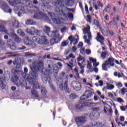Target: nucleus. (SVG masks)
Returning a JSON list of instances; mask_svg holds the SVG:
<instances>
[{"mask_svg": "<svg viewBox=\"0 0 127 127\" xmlns=\"http://www.w3.org/2000/svg\"><path fill=\"white\" fill-rule=\"evenodd\" d=\"M30 68L32 71V73L30 74V76L26 75L27 79L30 85L33 86V89H39V85L37 82V77L38 74L36 72L42 70V72L44 74V75L42 77L43 83H46L48 82L50 83V77L48 76V75L52 74V68L50 65H49L48 68L46 69L43 68V63L42 62L37 63L34 62L33 64L30 65Z\"/></svg>", "mask_w": 127, "mask_h": 127, "instance_id": "f257e3e1", "label": "nucleus"}, {"mask_svg": "<svg viewBox=\"0 0 127 127\" xmlns=\"http://www.w3.org/2000/svg\"><path fill=\"white\" fill-rule=\"evenodd\" d=\"M37 10L35 12V14L33 16L34 18L36 19H43L44 20H47V21H51V19L55 24H60L62 23L61 20V17L62 19L66 18L68 15V10L69 9L65 8V11H60L59 8H57L55 9L57 12H58V15L55 16L54 13H50L47 11H44L43 12H40L37 7L36 8Z\"/></svg>", "mask_w": 127, "mask_h": 127, "instance_id": "f03ea898", "label": "nucleus"}, {"mask_svg": "<svg viewBox=\"0 0 127 127\" xmlns=\"http://www.w3.org/2000/svg\"><path fill=\"white\" fill-rule=\"evenodd\" d=\"M9 3L14 6V11L15 13H18V16H21V13H25V9L23 7H17L15 6L17 4H19L20 3V0H15L13 2H9Z\"/></svg>", "mask_w": 127, "mask_h": 127, "instance_id": "7ed1b4c3", "label": "nucleus"}, {"mask_svg": "<svg viewBox=\"0 0 127 127\" xmlns=\"http://www.w3.org/2000/svg\"><path fill=\"white\" fill-rule=\"evenodd\" d=\"M83 33L85 35L83 36V39L85 40V43L91 45V41L92 40V34L90 31V26L87 25L86 28L83 29Z\"/></svg>", "mask_w": 127, "mask_h": 127, "instance_id": "20e7f679", "label": "nucleus"}, {"mask_svg": "<svg viewBox=\"0 0 127 127\" xmlns=\"http://www.w3.org/2000/svg\"><path fill=\"white\" fill-rule=\"evenodd\" d=\"M0 31L4 32L5 34H8L11 36L12 38L16 41V42H20V41H21V39L18 38V36H17V35L14 33V31H13V30H11V32L8 31V32H7V30L5 29V27L4 26H1L0 27Z\"/></svg>", "mask_w": 127, "mask_h": 127, "instance_id": "39448f33", "label": "nucleus"}, {"mask_svg": "<svg viewBox=\"0 0 127 127\" xmlns=\"http://www.w3.org/2000/svg\"><path fill=\"white\" fill-rule=\"evenodd\" d=\"M33 41L38 43L39 44H47L49 43V41H48V39L45 36H42L40 37L38 36H34L32 38Z\"/></svg>", "mask_w": 127, "mask_h": 127, "instance_id": "423d86ee", "label": "nucleus"}, {"mask_svg": "<svg viewBox=\"0 0 127 127\" xmlns=\"http://www.w3.org/2000/svg\"><path fill=\"white\" fill-rule=\"evenodd\" d=\"M57 83L59 85L61 91H63V90H64L65 91H68V81H65L64 82V86H63V80L61 78H58L57 79Z\"/></svg>", "mask_w": 127, "mask_h": 127, "instance_id": "0eeeda50", "label": "nucleus"}, {"mask_svg": "<svg viewBox=\"0 0 127 127\" xmlns=\"http://www.w3.org/2000/svg\"><path fill=\"white\" fill-rule=\"evenodd\" d=\"M43 31H44L46 34L48 35V36H51L52 37H54V36H56V34H58V31L55 32H51L50 28L47 26H45L43 27Z\"/></svg>", "mask_w": 127, "mask_h": 127, "instance_id": "6e6552de", "label": "nucleus"}, {"mask_svg": "<svg viewBox=\"0 0 127 127\" xmlns=\"http://www.w3.org/2000/svg\"><path fill=\"white\" fill-rule=\"evenodd\" d=\"M71 87L73 88L74 90L76 91L77 92H79V91H81L82 89V85L79 82L77 81H73L71 82Z\"/></svg>", "mask_w": 127, "mask_h": 127, "instance_id": "1a4fd4ad", "label": "nucleus"}, {"mask_svg": "<svg viewBox=\"0 0 127 127\" xmlns=\"http://www.w3.org/2000/svg\"><path fill=\"white\" fill-rule=\"evenodd\" d=\"M71 0H57L56 4L58 5V7H59V6H62L64 4L68 6L69 5V3H70V1Z\"/></svg>", "mask_w": 127, "mask_h": 127, "instance_id": "9d476101", "label": "nucleus"}, {"mask_svg": "<svg viewBox=\"0 0 127 127\" xmlns=\"http://www.w3.org/2000/svg\"><path fill=\"white\" fill-rule=\"evenodd\" d=\"M75 122L78 127L82 126L83 124H85L87 122V119L84 117H77L75 119Z\"/></svg>", "mask_w": 127, "mask_h": 127, "instance_id": "9b49d317", "label": "nucleus"}, {"mask_svg": "<svg viewBox=\"0 0 127 127\" xmlns=\"http://www.w3.org/2000/svg\"><path fill=\"white\" fill-rule=\"evenodd\" d=\"M26 31L27 33H29V34H31V35H33L34 33H36V34H38V33H40V32H42L41 31H38V30L35 29V28L34 27L28 28L26 30Z\"/></svg>", "mask_w": 127, "mask_h": 127, "instance_id": "f8f14e48", "label": "nucleus"}, {"mask_svg": "<svg viewBox=\"0 0 127 127\" xmlns=\"http://www.w3.org/2000/svg\"><path fill=\"white\" fill-rule=\"evenodd\" d=\"M91 95L92 91H91L90 90H87L85 92L84 94L80 97V100L81 101H84V100H85L88 98H90Z\"/></svg>", "mask_w": 127, "mask_h": 127, "instance_id": "ddd939ff", "label": "nucleus"}, {"mask_svg": "<svg viewBox=\"0 0 127 127\" xmlns=\"http://www.w3.org/2000/svg\"><path fill=\"white\" fill-rule=\"evenodd\" d=\"M68 39L70 41V43H73L74 45H76L78 43V39L73 37L72 36H70L68 37Z\"/></svg>", "mask_w": 127, "mask_h": 127, "instance_id": "4468645a", "label": "nucleus"}, {"mask_svg": "<svg viewBox=\"0 0 127 127\" xmlns=\"http://www.w3.org/2000/svg\"><path fill=\"white\" fill-rule=\"evenodd\" d=\"M1 8L3 9L5 12H8L9 13H11V9L9 8L6 3H4L1 7Z\"/></svg>", "mask_w": 127, "mask_h": 127, "instance_id": "2eb2a0df", "label": "nucleus"}, {"mask_svg": "<svg viewBox=\"0 0 127 127\" xmlns=\"http://www.w3.org/2000/svg\"><path fill=\"white\" fill-rule=\"evenodd\" d=\"M96 39L99 41V42H100L102 45H104V43H103V41L105 40V38H104L103 36L101 35L100 33H97V37L96 38Z\"/></svg>", "mask_w": 127, "mask_h": 127, "instance_id": "dca6fc26", "label": "nucleus"}, {"mask_svg": "<svg viewBox=\"0 0 127 127\" xmlns=\"http://www.w3.org/2000/svg\"><path fill=\"white\" fill-rule=\"evenodd\" d=\"M89 60L90 62H92V63H93L94 67H97L100 65V63L99 62L97 63V60L93 58H89Z\"/></svg>", "mask_w": 127, "mask_h": 127, "instance_id": "f3484780", "label": "nucleus"}, {"mask_svg": "<svg viewBox=\"0 0 127 127\" xmlns=\"http://www.w3.org/2000/svg\"><path fill=\"white\" fill-rule=\"evenodd\" d=\"M99 103L85 102L84 105L86 107H96L97 105H99Z\"/></svg>", "mask_w": 127, "mask_h": 127, "instance_id": "a211bd4d", "label": "nucleus"}, {"mask_svg": "<svg viewBox=\"0 0 127 127\" xmlns=\"http://www.w3.org/2000/svg\"><path fill=\"white\" fill-rule=\"evenodd\" d=\"M54 37H56V38L52 39L50 41L51 44L52 45H53V44H55L56 43H57V41H56L58 38V34H56V36Z\"/></svg>", "mask_w": 127, "mask_h": 127, "instance_id": "6ab92c4d", "label": "nucleus"}, {"mask_svg": "<svg viewBox=\"0 0 127 127\" xmlns=\"http://www.w3.org/2000/svg\"><path fill=\"white\" fill-rule=\"evenodd\" d=\"M115 59H114L113 58H109L107 64L108 65H110L112 67L114 66L115 65V64H114V61Z\"/></svg>", "mask_w": 127, "mask_h": 127, "instance_id": "aec40b11", "label": "nucleus"}, {"mask_svg": "<svg viewBox=\"0 0 127 127\" xmlns=\"http://www.w3.org/2000/svg\"><path fill=\"white\" fill-rule=\"evenodd\" d=\"M53 67H54L53 73H54V75H57L58 74V72H59L58 66H57V64H54Z\"/></svg>", "mask_w": 127, "mask_h": 127, "instance_id": "412c9836", "label": "nucleus"}, {"mask_svg": "<svg viewBox=\"0 0 127 127\" xmlns=\"http://www.w3.org/2000/svg\"><path fill=\"white\" fill-rule=\"evenodd\" d=\"M107 87H106V89L107 90H114V89H115V85H113V84H111L109 83H107Z\"/></svg>", "mask_w": 127, "mask_h": 127, "instance_id": "4be33fe9", "label": "nucleus"}, {"mask_svg": "<svg viewBox=\"0 0 127 127\" xmlns=\"http://www.w3.org/2000/svg\"><path fill=\"white\" fill-rule=\"evenodd\" d=\"M30 42H31L30 39H29L28 37L26 36L24 40V44H25L26 45H29V44H30Z\"/></svg>", "mask_w": 127, "mask_h": 127, "instance_id": "5701e85b", "label": "nucleus"}, {"mask_svg": "<svg viewBox=\"0 0 127 127\" xmlns=\"http://www.w3.org/2000/svg\"><path fill=\"white\" fill-rule=\"evenodd\" d=\"M71 62H69L68 63H67L66 64L67 65V67H69V69L70 70H72V68L74 67V65H73V59H71Z\"/></svg>", "mask_w": 127, "mask_h": 127, "instance_id": "b1692460", "label": "nucleus"}, {"mask_svg": "<svg viewBox=\"0 0 127 127\" xmlns=\"http://www.w3.org/2000/svg\"><path fill=\"white\" fill-rule=\"evenodd\" d=\"M26 24H27L28 25H33L34 23H33V20L29 19L26 21Z\"/></svg>", "mask_w": 127, "mask_h": 127, "instance_id": "393cba45", "label": "nucleus"}, {"mask_svg": "<svg viewBox=\"0 0 127 127\" xmlns=\"http://www.w3.org/2000/svg\"><path fill=\"white\" fill-rule=\"evenodd\" d=\"M9 47L12 50H15V49H16V46H15V43H12L11 45H9Z\"/></svg>", "mask_w": 127, "mask_h": 127, "instance_id": "a878e982", "label": "nucleus"}, {"mask_svg": "<svg viewBox=\"0 0 127 127\" xmlns=\"http://www.w3.org/2000/svg\"><path fill=\"white\" fill-rule=\"evenodd\" d=\"M17 33L19 35H20V36H24V35H25L24 32H23V31H22L21 30H17Z\"/></svg>", "mask_w": 127, "mask_h": 127, "instance_id": "bb28decb", "label": "nucleus"}, {"mask_svg": "<svg viewBox=\"0 0 127 127\" xmlns=\"http://www.w3.org/2000/svg\"><path fill=\"white\" fill-rule=\"evenodd\" d=\"M108 61H106L105 63L103 64H102V69L103 70H107V66H108Z\"/></svg>", "mask_w": 127, "mask_h": 127, "instance_id": "cd10ccee", "label": "nucleus"}, {"mask_svg": "<svg viewBox=\"0 0 127 127\" xmlns=\"http://www.w3.org/2000/svg\"><path fill=\"white\" fill-rule=\"evenodd\" d=\"M121 93L122 95L125 96V94L127 93V89L126 88H123L121 90Z\"/></svg>", "mask_w": 127, "mask_h": 127, "instance_id": "c85d7f7f", "label": "nucleus"}, {"mask_svg": "<svg viewBox=\"0 0 127 127\" xmlns=\"http://www.w3.org/2000/svg\"><path fill=\"white\" fill-rule=\"evenodd\" d=\"M107 54H108V52H104L101 53V56L103 59H105L106 58V56H107Z\"/></svg>", "mask_w": 127, "mask_h": 127, "instance_id": "c756f323", "label": "nucleus"}, {"mask_svg": "<svg viewBox=\"0 0 127 127\" xmlns=\"http://www.w3.org/2000/svg\"><path fill=\"white\" fill-rule=\"evenodd\" d=\"M69 43V41H64L62 43V46H66Z\"/></svg>", "mask_w": 127, "mask_h": 127, "instance_id": "7c9ffc66", "label": "nucleus"}, {"mask_svg": "<svg viewBox=\"0 0 127 127\" xmlns=\"http://www.w3.org/2000/svg\"><path fill=\"white\" fill-rule=\"evenodd\" d=\"M70 58H75V56L74 55V54H70L68 55V57H66V59L68 60H69Z\"/></svg>", "mask_w": 127, "mask_h": 127, "instance_id": "2f4dec72", "label": "nucleus"}, {"mask_svg": "<svg viewBox=\"0 0 127 127\" xmlns=\"http://www.w3.org/2000/svg\"><path fill=\"white\" fill-rule=\"evenodd\" d=\"M32 95L33 96H34V97H38V94H37V92L34 90H32Z\"/></svg>", "mask_w": 127, "mask_h": 127, "instance_id": "473e14b6", "label": "nucleus"}, {"mask_svg": "<svg viewBox=\"0 0 127 127\" xmlns=\"http://www.w3.org/2000/svg\"><path fill=\"white\" fill-rule=\"evenodd\" d=\"M46 89L44 87L42 88L41 89V93L43 95H46L47 93Z\"/></svg>", "mask_w": 127, "mask_h": 127, "instance_id": "72a5a7b5", "label": "nucleus"}, {"mask_svg": "<svg viewBox=\"0 0 127 127\" xmlns=\"http://www.w3.org/2000/svg\"><path fill=\"white\" fill-rule=\"evenodd\" d=\"M94 23L97 26V27H100V25L99 24V22H98V20L95 19L94 21Z\"/></svg>", "mask_w": 127, "mask_h": 127, "instance_id": "f704fd0d", "label": "nucleus"}, {"mask_svg": "<svg viewBox=\"0 0 127 127\" xmlns=\"http://www.w3.org/2000/svg\"><path fill=\"white\" fill-rule=\"evenodd\" d=\"M87 68L89 69H90L91 68H92V64L91 63V62H88V64L87 65Z\"/></svg>", "mask_w": 127, "mask_h": 127, "instance_id": "c9c22d12", "label": "nucleus"}, {"mask_svg": "<svg viewBox=\"0 0 127 127\" xmlns=\"http://www.w3.org/2000/svg\"><path fill=\"white\" fill-rule=\"evenodd\" d=\"M120 109L123 112H125L127 110V105L125 106H121Z\"/></svg>", "mask_w": 127, "mask_h": 127, "instance_id": "e433bc0d", "label": "nucleus"}, {"mask_svg": "<svg viewBox=\"0 0 127 127\" xmlns=\"http://www.w3.org/2000/svg\"><path fill=\"white\" fill-rule=\"evenodd\" d=\"M86 51H85V48H81L80 49V53H81L82 54H85V52Z\"/></svg>", "mask_w": 127, "mask_h": 127, "instance_id": "4c0bfd02", "label": "nucleus"}, {"mask_svg": "<svg viewBox=\"0 0 127 127\" xmlns=\"http://www.w3.org/2000/svg\"><path fill=\"white\" fill-rule=\"evenodd\" d=\"M86 20L87 22H91V16L90 15L87 16Z\"/></svg>", "mask_w": 127, "mask_h": 127, "instance_id": "58836bf2", "label": "nucleus"}, {"mask_svg": "<svg viewBox=\"0 0 127 127\" xmlns=\"http://www.w3.org/2000/svg\"><path fill=\"white\" fill-rule=\"evenodd\" d=\"M98 71H99V69H98V68H97L96 67H94V68H93V70H92L90 71V72H93V71H94V72H95V73H98Z\"/></svg>", "mask_w": 127, "mask_h": 127, "instance_id": "ea45409f", "label": "nucleus"}, {"mask_svg": "<svg viewBox=\"0 0 127 127\" xmlns=\"http://www.w3.org/2000/svg\"><path fill=\"white\" fill-rule=\"evenodd\" d=\"M108 95L109 98H111V99H113L114 98V94L111 92H108Z\"/></svg>", "mask_w": 127, "mask_h": 127, "instance_id": "a19ab883", "label": "nucleus"}, {"mask_svg": "<svg viewBox=\"0 0 127 127\" xmlns=\"http://www.w3.org/2000/svg\"><path fill=\"white\" fill-rule=\"evenodd\" d=\"M67 30V28L66 27H64L63 28L61 29V32L63 33V32H65Z\"/></svg>", "mask_w": 127, "mask_h": 127, "instance_id": "79ce46f5", "label": "nucleus"}, {"mask_svg": "<svg viewBox=\"0 0 127 127\" xmlns=\"http://www.w3.org/2000/svg\"><path fill=\"white\" fill-rule=\"evenodd\" d=\"M117 102H119V103H124V101L121 98H117Z\"/></svg>", "mask_w": 127, "mask_h": 127, "instance_id": "37998d69", "label": "nucleus"}, {"mask_svg": "<svg viewBox=\"0 0 127 127\" xmlns=\"http://www.w3.org/2000/svg\"><path fill=\"white\" fill-rule=\"evenodd\" d=\"M76 59L78 62L82 61V60H83V57L79 55V57Z\"/></svg>", "mask_w": 127, "mask_h": 127, "instance_id": "c03bdc74", "label": "nucleus"}, {"mask_svg": "<svg viewBox=\"0 0 127 127\" xmlns=\"http://www.w3.org/2000/svg\"><path fill=\"white\" fill-rule=\"evenodd\" d=\"M85 53L86 54H87V55H90V54H91V50H89V49H87L85 50Z\"/></svg>", "mask_w": 127, "mask_h": 127, "instance_id": "a18cd8bd", "label": "nucleus"}, {"mask_svg": "<svg viewBox=\"0 0 127 127\" xmlns=\"http://www.w3.org/2000/svg\"><path fill=\"white\" fill-rule=\"evenodd\" d=\"M119 120L120 121V122H124L125 121V117L124 116H120V118H119Z\"/></svg>", "mask_w": 127, "mask_h": 127, "instance_id": "49530a36", "label": "nucleus"}, {"mask_svg": "<svg viewBox=\"0 0 127 127\" xmlns=\"http://www.w3.org/2000/svg\"><path fill=\"white\" fill-rule=\"evenodd\" d=\"M80 69H81L80 73L81 74H83L85 72L84 66H81Z\"/></svg>", "mask_w": 127, "mask_h": 127, "instance_id": "de8ad7c7", "label": "nucleus"}, {"mask_svg": "<svg viewBox=\"0 0 127 127\" xmlns=\"http://www.w3.org/2000/svg\"><path fill=\"white\" fill-rule=\"evenodd\" d=\"M70 97L72 98V99H76V98H77V96L75 94H70Z\"/></svg>", "mask_w": 127, "mask_h": 127, "instance_id": "09e8293b", "label": "nucleus"}, {"mask_svg": "<svg viewBox=\"0 0 127 127\" xmlns=\"http://www.w3.org/2000/svg\"><path fill=\"white\" fill-rule=\"evenodd\" d=\"M26 55H27V56H29V57H32L34 56L35 55L33 54H30L29 53H27Z\"/></svg>", "mask_w": 127, "mask_h": 127, "instance_id": "8fccbe9b", "label": "nucleus"}, {"mask_svg": "<svg viewBox=\"0 0 127 127\" xmlns=\"http://www.w3.org/2000/svg\"><path fill=\"white\" fill-rule=\"evenodd\" d=\"M26 47L25 46H23L20 48H18V50H24V49H26Z\"/></svg>", "mask_w": 127, "mask_h": 127, "instance_id": "3c124183", "label": "nucleus"}, {"mask_svg": "<svg viewBox=\"0 0 127 127\" xmlns=\"http://www.w3.org/2000/svg\"><path fill=\"white\" fill-rule=\"evenodd\" d=\"M93 117H94V118H97V116H99V114L98 113H97L96 114H92L90 115V117H93Z\"/></svg>", "mask_w": 127, "mask_h": 127, "instance_id": "603ef678", "label": "nucleus"}, {"mask_svg": "<svg viewBox=\"0 0 127 127\" xmlns=\"http://www.w3.org/2000/svg\"><path fill=\"white\" fill-rule=\"evenodd\" d=\"M117 87H123V84L121 82L116 83Z\"/></svg>", "mask_w": 127, "mask_h": 127, "instance_id": "864d4df0", "label": "nucleus"}, {"mask_svg": "<svg viewBox=\"0 0 127 127\" xmlns=\"http://www.w3.org/2000/svg\"><path fill=\"white\" fill-rule=\"evenodd\" d=\"M83 47V43L82 42H79L78 45V48H81Z\"/></svg>", "mask_w": 127, "mask_h": 127, "instance_id": "5fc2aeb1", "label": "nucleus"}, {"mask_svg": "<svg viewBox=\"0 0 127 127\" xmlns=\"http://www.w3.org/2000/svg\"><path fill=\"white\" fill-rule=\"evenodd\" d=\"M85 10L87 13H89V9L88 8V6L87 5H85Z\"/></svg>", "mask_w": 127, "mask_h": 127, "instance_id": "6e6d98bb", "label": "nucleus"}, {"mask_svg": "<svg viewBox=\"0 0 127 127\" xmlns=\"http://www.w3.org/2000/svg\"><path fill=\"white\" fill-rule=\"evenodd\" d=\"M101 126H102V125H101V123H97L96 124V125H93V127L94 126V127H101Z\"/></svg>", "mask_w": 127, "mask_h": 127, "instance_id": "4d7b16f0", "label": "nucleus"}, {"mask_svg": "<svg viewBox=\"0 0 127 127\" xmlns=\"http://www.w3.org/2000/svg\"><path fill=\"white\" fill-rule=\"evenodd\" d=\"M68 18H73V14L70 13L68 14Z\"/></svg>", "mask_w": 127, "mask_h": 127, "instance_id": "13d9d810", "label": "nucleus"}, {"mask_svg": "<svg viewBox=\"0 0 127 127\" xmlns=\"http://www.w3.org/2000/svg\"><path fill=\"white\" fill-rule=\"evenodd\" d=\"M71 50H72V51H73V52H75L76 50H77V48L75 47V46H73V47H72Z\"/></svg>", "mask_w": 127, "mask_h": 127, "instance_id": "bf43d9fd", "label": "nucleus"}, {"mask_svg": "<svg viewBox=\"0 0 127 127\" xmlns=\"http://www.w3.org/2000/svg\"><path fill=\"white\" fill-rule=\"evenodd\" d=\"M94 6L96 10H97V9H99V7H98V5H97L96 4H94Z\"/></svg>", "mask_w": 127, "mask_h": 127, "instance_id": "052dcab7", "label": "nucleus"}, {"mask_svg": "<svg viewBox=\"0 0 127 127\" xmlns=\"http://www.w3.org/2000/svg\"><path fill=\"white\" fill-rule=\"evenodd\" d=\"M104 18H105V20H109V15H106L104 17Z\"/></svg>", "mask_w": 127, "mask_h": 127, "instance_id": "680f3d73", "label": "nucleus"}, {"mask_svg": "<svg viewBox=\"0 0 127 127\" xmlns=\"http://www.w3.org/2000/svg\"><path fill=\"white\" fill-rule=\"evenodd\" d=\"M18 76H15L14 78V81L13 82H14L15 81H18Z\"/></svg>", "mask_w": 127, "mask_h": 127, "instance_id": "e2e57ef3", "label": "nucleus"}, {"mask_svg": "<svg viewBox=\"0 0 127 127\" xmlns=\"http://www.w3.org/2000/svg\"><path fill=\"white\" fill-rule=\"evenodd\" d=\"M99 86H100V87H102L103 84V81H101V80L99 81Z\"/></svg>", "mask_w": 127, "mask_h": 127, "instance_id": "0e129e2a", "label": "nucleus"}, {"mask_svg": "<svg viewBox=\"0 0 127 127\" xmlns=\"http://www.w3.org/2000/svg\"><path fill=\"white\" fill-rule=\"evenodd\" d=\"M12 73H14L15 74H16V73H17V70H16L15 69H13L12 70Z\"/></svg>", "mask_w": 127, "mask_h": 127, "instance_id": "69168bd1", "label": "nucleus"}, {"mask_svg": "<svg viewBox=\"0 0 127 127\" xmlns=\"http://www.w3.org/2000/svg\"><path fill=\"white\" fill-rule=\"evenodd\" d=\"M109 113L111 115H113V109H112V108L109 109Z\"/></svg>", "mask_w": 127, "mask_h": 127, "instance_id": "338daca9", "label": "nucleus"}, {"mask_svg": "<svg viewBox=\"0 0 127 127\" xmlns=\"http://www.w3.org/2000/svg\"><path fill=\"white\" fill-rule=\"evenodd\" d=\"M98 5L101 6V7H103V3L100 2L99 1L98 2Z\"/></svg>", "mask_w": 127, "mask_h": 127, "instance_id": "774afa93", "label": "nucleus"}]
</instances>
